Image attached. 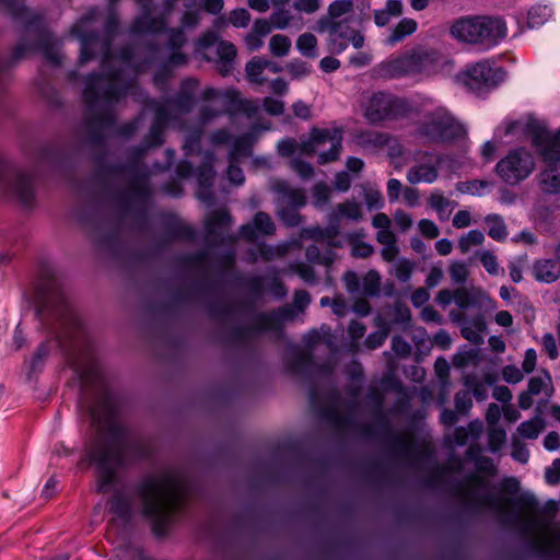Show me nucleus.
Instances as JSON below:
<instances>
[{
  "label": "nucleus",
  "mask_w": 560,
  "mask_h": 560,
  "mask_svg": "<svg viewBox=\"0 0 560 560\" xmlns=\"http://www.w3.org/2000/svg\"><path fill=\"white\" fill-rule=\"evenodd\" d=\"M528 390L534 396H540V400L548 399L553 393L551 376L541 371L528 382Z\"/></svg>",
  "instance_id": "473e14b6"
},
{
  "label": "nucleus",
  "mask_w": 560,
  "mask_h": 560,
  "mask_svg": "<svg viewBox=\"0 0 560 560\" xmlns=\"http://www.w3.org/2000/svg\"><path fill=\"white\" fill-rule=\"evenodd\" d=\"M326 143H329V150L318 154V163L327 164L336 161L340 154L342 135L338 129H312L310 138L301 143L300 151L303 154L312 155Z\"/></svg>",
  "instance_id": "f3484780"
},
{
  "label": "nucleus",
  "mask_w": 560,
  "mask_h": 560,
  "mask_svg": "<svg viewBox=\"0 0 560 560\" xmlns=\"http://www.w3.org/2000/svg\"><path fill=\"white\" fill-rule=\"evenodd\" d=\"M416 164L406 174L407 180L412 184H432L439 177L441 156H434L428 151H418L415 155Z\"/></svg>",
  "instance_id": "4be33fe9"
},
{
  "label": "nucleus",
  "mask_w": 560,
  "mask_h": 560,
  "mask_svg": "<svg viewBox=\"0 0 560 560\" xmlns=\"http://www.w3.org/2000/svg\"><path fill=\"white\" fill-rule=\"evenodd\" d=\"M450 318L453 323L460 326V332L465 339L474 345H481L483 342L482 334L487 326L481 313L467 317L465 312L451 311Z\"/></svg>",
  "instance_id": "5701e85b"
},
{
  "label": "nucleus",
  "mask_w": 560,
  "mask_h": 560,
  "mask_svg": "<svg viewBox=\"0 0 560 560\" xmlns=\"http://www.w3.org/2000/svg\"><path fill=\"white\" fill-rule=\"evenodd\" d=\"M254 142L255 136L253 133H244L237 137L233 142L229 159L241 160L242 158L250 156Z\"/></svg>",
  "instance_id": "a19ab883"
},
{
  "label": "nucleus",
  "mask_w": 560,
  "mask_h": 560,
  "mask_svg": "<svg viewBox=\"0 0 560 560\" xmlns=\"http://www.w3.org/2000/svg\"><path fill=\"white\" fill-rule=\"evenodd\" d=\"M98 10L91 9L71 28L73 35L81 44L80 65H84L96 56L102 57V73H93L85 79L83 98L86 104V127L91 139L101 141L115 129V106L127 94L137 89L136 77L151 67H156L154 82L162 86L174 69L188 62V56L182 51L186 43L184 28H192L199 18L196 12H185L182 18V27L173 28L168 33L167 44L164 46L149 44L143 60L138 59L130 48L121 50L119 56L110 52V42L118 27V19L110 14L107 19L103 35L96 32Z\"/></svg>",
  "instance_id": "f257e3e1"
},
{
  "label": "nucleus",
  "mask_w": 560,
  "mask_h": 560,
  "mask_svg": "<svg viewBox=\"0 0 560 560\" xmlns=\"http://www.w3.org/2000/svg\"><path fill=\"white\" fill-rule=\"evenodd\" d=\"M532 273L538 282L552 283L560 278V264L555 259L537 260Z\"/></svg>",
  "instance_id": "2f4dec72"
},
{
  "label": "nucleus",
  "mask_w": 560,
  "mask_h": 560,
  "mask_svg": "<svg viewBox=\"0 0 560 560\" xmlns=\"http://www.w3.org/2000/svg\"><path fill=\"white\" fill-rule=\"evenodd\" d=\"M504 78L505 71L489 60L469 65L455 77L457 83L476 94L494 89Z\"/></svg>",
  "instance_id": "f8f14e48"
},
{
  "label": "nucleus",
  "mask_w": 560,
  "mask_h": 560,
  "mask_svg": "<svg viewBox=\"0 0 560 560\" xmlns=\"http://www.w3.org/2000/svg\"><path fill=\"white\" fill-rule=\"evenodd\" d=\"M352 9V0H336L329 4L328 15L324 19H331V21H336L338 18L351 12Z\"/></svg>",
  "instance_id": "052dcab7"
},
{
  "label": "nucleus",
  "mask_w": 560,
  "mask_h": 560,
  "mask_svg": "<svg viewBox=\"0 0 560 560\" xmlns=\"http://www.w3.org/2000/svg\"><path fill=\"white\" fill-rule=\"evenodd\" d=\"M552 9L546 4H537L528 11L527 23L532 28L539 27L545 24L551 16Z\"/></svg>",
  "instance_id": "3c124183"
},
{
  "label": "nucleus",
  "mask_w": 560,
  "mask_h": 560,
  "mask_svg": "<svg viewBox=\"0 0 560 560\" xmlns=\"http://www.w3.org/2000/svg\"><path fill=\"white\" fill-rule=\"evenodd\" d=\"M429 206L438 213L441 221L448 220L452 210L457 207V202L446 198L442 192L434 190L429 197Z\"/></svg>",
  "instance_id": "72a5a7b5"
},
{
  "label": "nucleus",
  "mask_w": 560,
  "mask_h": 560,
  "mask_svg": "<svg viewBox=\"0 0 560 560\" xmlns=\"http://www.w3.org/2000/svg\"><path fill=\"white\" fill-rule=\"evenodd\" d=\"M530 128H532V124L528 121L524 122L522 120H514V121L505 122L502 126H499L494 132L497 136H500L501 132H503L504 136H510V135L527 133L530 131Z\"/></svg>",
  "instance_id": "13d9d810"
},
{
  "label": "nucleus",
  "mask_w": 560,
  "mask_h": 560,
  "mask_svg": "<svg viewBox=\"0 0 560 560\" xmlns=\"http://www.w3.org/2000/svg\"><path fill=\"white\" fill-rule=\"evenodd\" d=\"M197 86L198 82L195 79H186L174 98L149 102L148 108L154 113V122L144 139L143 145L133 150L131 161L124 170L128 177L124 198L128 205L139 207L148 205L151 195L149 172L140 164V160L149 148L159 147L163 143V132L166 125L177 122L183 115L192 110Z\"/></svg>",
  "instance_id": "20e7f679"
},
{
  "label": "nucleus",
  "mask_w": 560,
  "mask_h": 560,
  "mask_svg": "<svg viewBox=\"0 0 560 560\" xmlns=\"http://www.w3.org/2000/svg\"><path fill=\"white\" fill-rule=\"evenodd\" d=\"M401 0H387L385 7L376 10L374 13V22L377 26H385L393 18H397L402 13Z\"/></svg>",
  "instance_id": "58836bf2"
},
{
  "label": "nucleus",
  "mask_w": 560,
  "mask_h": 560,
  "mask_svg": "<svg viewBox=\"0 0 560 560\" xmlns=\"http://www.w3.org/2000/svg\"><path fill=\"white\" fill-rule=\"evenodd\" d=\"M469 271L467 265L462 261H455L450 267V276L454 283L463 284L468 278Z\"/></svg>",
  "instance_id": "338daca9"
},
{
  "label": "nucleus",
  "mask_w": 560,
  "mask_h": 560,
  "mask_svg": "<svg viewBox=\"0 0 560 560\" xmlns=\"http://www.w3.org/2000/svg\"><path fill=\"white\" fill-rule=\"evenodd\" d=\"M330 338V328L327 325L320 326L319 329H312L304 336V343L307 350H293L288 361L289 369L294 373L308 372L312 365L310 351L322 342L328 345Z\"/></svg>",
  "instance_id": "412c9836"
},
{
  "label": "nucleus",
  "mask_w": 560,
  "mask_h": 560,
  "mask_svg": "<svg viewBox=\"0 0 560 560\" xmlns=\"http://www.w3.org/2000/svg\"><path fill=\"white\" fill-rule=\"evenodd\" d=\"M359 233H349L346 235V240L351 245V255L355 258H368L374 252L371 244L359 240Z\"/></svg>",
  "instance_id": "de8ad7c7"
},
{
  "label": "nucleus",
  "mask_w": 560,
  "mask_h": 560,
  "mask_svg": "<svg viewBox=\"0 0 560 560\" xmlns=\"http://www.w3.org/2000/svg\"><path fill=\"white\" fill-rule=\"evenodd\" d=\"M480 25L481 45L493 47L506 36V24L501 18L480 16Z\"/></svg>",
  "instance_id": "a878e982"
},
{
  "label": "nucleus",
  "mask_w": 560,
  "mask_h": 560,
  "mask_svg": "<svg viewBox=\"0 0 560 560\" xmlns=\"http://www.w3.org/2000/svg\"><path fill=\"white\" fill-rule=\"evenodd\" d=\"M476 255L489 275L498 276L500 273H504V270L499 266L497 256L492 252L483 249L478 252Z\"/></svg>",
  "instance_id": "4d7b16f0"
},
{
  "label": "nucleus",
  "mask_w": 560,
  "mask_h": 560,
  "mask_svg": "<svg viewBox=\"0 0 560 560\" xmlns=\"http://www.w3.org/2000/svg\"><path fill=\"white\" fill-rule=\"evenodd\" d=\"M485 222L488 226V235L497 241L503 242L508 237V226L503 218L499 214H489L485 218Z\"/></svg>",
  "instance_id": "79ce46f5"
},
{
  "label": "nucleus",
  "mask_w": 560,
  "mask_h": 560,
  "mask_svg": "<svg viewBox=\"0 0 560 560\" xmlns=\"http://www.w3.org/2000/svg\"><path fill=\"white\" fill-rule=\"evenodd\" d=\"M27 34L35 37L36 44L27 43L25 40L21 42L13 51L11 63L19 61L26 55L37 50L40 51L44 58L52 66H58L60 63L61 56L58 40L50 32L44 27L34 26L33 22H31L27 25Z\"/></svg>",
  "instance_id": "4468645a"
},
{
  "label": "nucleus",
  "mask_w": 560,
  "mask_h": 560,
  "mask_svg": "<svg viewBox=\"0 0 560 560\" xmlns=\"http://www.w3.org/2000/svg\"><path fill=\"white\" fill-rule=\"evenodd\" d=\"M483 242V233L479 230H471L458 240V247L462 253H467L472 246L481 245Z\"/></svg>",
  "instance_id": "bf43d9fd"
},
{
  "label": "nucleus",
  "mask_w": 560,
  "mask_h": 560,
  "mask_svg": "<svg viewBox=\"0 0 560 560\" xmlns=\"http://www.w3.org/2000/svg\"><path fill=\"white\" fill-rule=\"evenodd\" d=\"M480 16L458 20L451 27L453 37L471 44H480Z\"/></svg>",
  "instance_id": "bb28decb"
},
{
  "label": "nucleus",
  "mask_w": 560,
  "mask_h": 560,
  "mask_svg": "<svg viewBox=\"0 0 560 560\" xmlns=\"http://www.w3.org/2000/svg\"><path fill=\"white\" fill-rule=\"evenodd\" d=\"M535 159L530 151L524 148L511 150L495 166L499 177L509 185H517L535 170Z\"/></svg>",
  "instance_id": "2eb2a0df"
},
{
  "label": "nucleus",
  "mask_w": 560,
  "mask_h": 560,
  "mask_svg": "<svg viewBox=\"0 0 560 560\" xmlns=\"http://www.w3.org/2000/svg\"><path fill=\"white\" fill-rule=\"evenodd\" d=\"M317 31L328 34V50L332 54L343 52L348 47V42L357 49L364 45V36L345 22L320 19L317 23Z\"/></svg>",
  "instance_id": "dca6fc26"
},
{
  "label": "nucleus",
  "mask_w": 560,
  "mask_h": 560,
  "mask_svg": "<svg viewBox=\"0 0 560 560\" xmlns=\"http://www.w3.org/2000/svg\"><path fill=\"white\" fill-rule=\"evenodd\" d=\"M340 234L339 224L328 223V226H308L301 231V238L312 240L318 243H325L328 247L320 250L317 245H310L306 247L305 257L308 262L317 264L329 269L335 261L339 258L332 248H340L343 242L336 240Z\"/></svg>",
  "instance_id": "9d476101"
},
{
  "label": "nucleus",
  "mask_w": 560,
  "mask_h": 560,
  "mask_svg": "<svg viewBox=\"0 0 560 560\" xmlns=\"http://www.w3.org/2000/svg\"><path fill=\"white\" fill-rule=\"evenodd\" d=\"M532 143L544 164L538 175L541 191L547 195H560V128L556 132L536 130Z\"/></svg>",
  "instance_id": "0eeeda50"
},
{
  "label": "nucleus",
  "mask_w": 560,
  "mask_h": 560,
  "mask_svg": "<svg viewBox=\"0 0 560 560\" xmlns=\"http://www.w3.org/2000/svg\"><path fill=\"white\" fill-rule=\"evenodd\" d=\"M383 148L387 150V156L390 160L392 165L397 170H401L407 160L405 158L404 147L398 139L389 136L388 141H386V144H384Z\"/></svg>",
  "instance_id": "37998d69"
},
{
  "label": "nucleus",
  "mask_w": 560,
  "mask_h": 560,
  "mask_svg": "<svg viewBox=\"0 0 560 560\" xmlns=\"http://www.w3.org/2000/svg\"><path fill=\"white\" fill-rule=\"evenodd\" d=\"M360 106L364 118L371 124L394 120L406 116L410 110L406 100L385 92L363 94Z\"/></svg>",
  "instance_id": "9b49d317"
},
{
  "label": "nucleus",
  "mask_w": 560,
  "mask_h": 560,
  "mask_svg": "<svg viewBox=\"0 0 560 560\" xmlns=\"http://www.w3.org/2000/svg\"><path fill=\"white\" fill-rule=\"evenodd\" d=\"M0 8L5 10L15 20L31 18L28 10L24 5V0H0Z\"/></svg>",
  "instance_id": "864d4df0"
},
{
  "label": "nucleus",
  "mask_w": 560,
  "mask_h": 560,
  "mask_svg": "<svg viewBox=\"0 0 560 560\" xmlns=\"http://www.w3.org/2000/svg\"><path fill=\"white\" fill-rule=\"evenodd\" d=\"M388 133L366 131L359 136V143L365 148L382 149L388 141Z\"/></svg>",
  "instance_id": "603ef678"
},
{
  "label": "nucleus",
  "mask_w": 560,
  "mask_h": 560,
  "mask_svg": "<svg viewBox=\"0 0 560 560\" xmlns=\"http://www.w3.org/2000/svg\"><path fill=\"white\" fill-rule=\"evenodd\" d=\"M272 26L266 19H257L252 31L244 37V45L250 52L259 50L264 45V38L270 34Z\"/></svg>",
  "instance_id": "c756f323"
},
{
  "label": "nucleus",
  "mask_w": 560,
  "mask_h": 560,
  "mask_svg": "<svg viewBox=\"0 0 560 560\" xmlns=\"http://www.w3.org/2000/svg\"><path fill=\"white\" fill-rule=\"evenodd\" d=\"M417 22L413 19H402L390 32L385 39L389 46H394L401 42L406 36L411 35L417 30Z\"/></svg>",
  "instance_id": "ea45409f"
},
{
  "label": "nucleus",
  "mask_w": 560,
  "mask_h": 560,
  "mask_svg": "<svg viewBox=\"0 0 560 560\" xmlns=\"http://www.w3.org/2000/svg\"><path fill=\"white\" fill-rule=\"evenodd\" d=\"M363 218L362 207L355 200H347L338 203L328 215V223L339 224L341 219H348L354 222Z\"/></svg>",
  "instance_id": "7c9ffc66"
},
{
  "label": "nucleus",
  "mask_w": 560,
  "mask_h": 560,
  "mask_svg": "<svg viewBox=\"0 0 560 560\" xmlns=\"http://www.w3.org/2000/svg\"><path fill=\"white\" fill-rule=\"evenodd\" d=\"M110 510L122 522H127L133 513L132 500L124 494L117 493L113 499Z\"/></svg>",
  "instance_id": "c03bdc74"
},
{
  "label": "nucleus",
  "mask_w": 560,
  "mask_h": 560,
  "mask_svg": "<svg viewBox=\"0 0 560 560\" xmlns=\"http://www.w3.org/2000/svg\"><path fill=\"white\" fill-rule=\"evenodd\" d=\"M506 440V432L503 428L493 427L489 428L488 431V444L489 450L492 453H497L501 450Z\"/></svg>",
  "instance_id": "e2e57ef3"
},
{
  "label": "nucleus",
  "mask_w": 560,
  "mask_h": 560,
  "mask_svg": "<svg viewBox=\"0 0 560 560\" xmlns=\"http://www.w3.org/2000/svg\"><path fill=\"white\" fill-rule=\"evenodd\" d=\"M142 7L141 16L137 18L131 26V33H160L167 24V16L173 11V4L170 0H164L161 8L153 4L150 0H136Z\"/></svg>",
  "instance_id": "6ab92c4d"
},
{
  "label": "nucleus",
  "mask_w": 560,
  "mask_h": 560,
  "mask_svg": "<svg viewBox=\"0 0 560 560\" xmlns=\"http://www.w3.org/2000/svg\"><path fill=\"white\" fill-rule=\"evenodd\" d=\"M202 96L207 101L220 100L232 117L240 115L248 119H255L260 110L258 101L242 98L235 90L220 92L210 88L203 91Z\"/></svg>",
  "instance_id": "aec40b11"
},
{
  "label": "nucleus",
  "mask_w": 560,
  "mask_h": 560,
  "mask_svg": "<svg viewBox=\"0 0 560 560\" xmlns=\"http://www.w3.org/2000/svg\"><path fill=\"white\" fill-rule=\"evenodd\" d=\"M458 493L469 508L490 511L502 524L517 527L539 556L560 560V523L535 513L538 502L533 494L524 493L516 500L497 495L477 472L469 474L460 482Z\"/></svg>",
  "instance_id": "7ed1b4c3"
},
{
  "label": "nucleus",
  "mask_w": 560,
  "mask_h": 560,
  "mask_svg": "<svg viewBox=\"0 0 560 560\" xmlns=\"http://www.w3.org/2000/svg\"><path fill=\"white\" fill-rule=\"evenodd\" d=\"M276 232V225L270 215L266 212H257L252 224H244L240 228V235L247 240L254 241L257 234L272 235Z\"/></svg>",
  "instance_id": "cd10ccee"
},
{
  "label": "nucleus",
  "mask_w": 560,
  "mask_h": 560,
  "mask_svg": "<svg viewBox=\"0 0 560 560\" xmlns=\"http://www.w3.org/2000/svg\"><path fill=\"white\" fill-rule=\"evenodd\" d=\"M133 495L154 533L163 535L184 506L187 486L179 474L167 470L145 476L135 487Z\"/></svg>",
  "instance_id": "39448f33"
},
{
  "label": "nucleus",
  "mask_w": 560,
  "mask_h": 560,
  "mask_svg": "<svg viewBox=\"0 0 560 560\" xmlns=\"http://www.w3.org/2000/svg\"><path fill=\"white\" fill-rule=\"evenodd\" d=\"M292 246L300 247L301 246L300 241L293 240L290 242L279 243L277 245L264 244L258 247V256L261 259L267 260V261L273 260L277 258H281V257H284L289 253V250Z\"/></svg>",
  "instance_id": "f704fd0d"
},
{
  "label": "nucleus",
  "mask_w": 560,
  "mask_h": 560,
  "mask_svg": "<svg viewBox=\"0 0 560 560\" xmlns=\"http://www.w3.org/2000/svg\"><path fill=\"white\" fill-rule=\"evenodd\" d=\"M512 457L522 464H526L529 459V451L526 445L515 435L512 436Z\"/></svg>",
  "instance_id": "774afa93"
},
{
  "label": "nucleus",
  "mask_w": 560,
  "mask_h": 560,
  "mask_svg": "<svg viewBox=\"0 0 560 560\" xmlns=\"http://www.w3.org/2000/svg\"><path fill=\"white\" fill-rule=\"evenodd\" d=\"M270 61L262 58H253L250 61L246 63L245 72L247 79L255 84H262L265 79L262 78V73L267 67H269Z\"/></svg>",
  "instance_id": "a18cd8bd"
},
{
  "label": "nucleus",
  "mask_w": 560,
  "mask_h": 560,
  "mask_svg": "<svg viewBox=\"0 0 560 560\" xmlns=\"http://www.w3.org/2000/svg\"><path fill=\"white\" fill-rule=\"evenodd\" d=\"M296 49L307 58H316L317 51V39L312 33H304L296 39Z\"/></svg>",
  "instance_id": "09e8293b"
},
{
  "label": "nucleus",
  "mask_w": 560,
  "mask_h": 560,
  "mask_svg": "<svg viewBox=\"0 0 560 560\" xmlns=\"http://www.w3.org/2000/svg\"><path fill=\"white\" fill-rule=\"evenodd\" d=\"M440 63L441 57L436 51L419 48L382 61L375 67L374 71L377 77L385 79L418 74L429 75L438 70Z\"/></svg>",
  "instance_id": "423d86ee"
},
{
  "label": "nucleus",
  "mask_w": 560,
  "mask_h": 560,
  "mask_svg": "<svg viewBox=\"0 0 560 560\" xmlns=\"http://www.w3.org/2000/svg\"><path fill=\"white\" fill-rule=\"evenodd\" d=\"M215 158L211 152H207L203 156L202 165L197 170L192 168V165L187 161H182L176 173L180 178H188L194 176L198 183V189L196 191L197 198L206 203L207 206L213 205V194L211 190L213 179V162Z\"/></svg>",
  "instance_id": "a211bd4d"
},
{
  "label": "nucleus",
  "mask_w": 560,
  "mask_h": 560,
  "mask_svg": "<svg viewBox=\"0 0 560 560\" xmlns=\"http://www.w3.org/2000/svg\"><path fill=\"white\" fill-rule=\"evenodd\" d=\"M271 190L277 195V214L288 226H298L302 222L299 210L306 205L304 191L291 187L285 180L275 179L270 184Z\"/></svg>",
  "instance_id": "ddd939ff"
},
{
  "label": "nucleus",
  "mask_w": 560,
  "mask_h": 560,
  "mask_svg": "<svg viewBox=\"0 0 560 560\" xmlns=\"http://www.w3.org/2000/svg\"><path fill=\"white\" fill-rule=\"evenodd\" d=\"M289 270L296 273L302 280H304L308 284H314L316 282L315 270L304 262L290 264Z\"/></svg>",
  "instance_id": "0e129e2a"
},
{
  "label": "nucleus",
  "mask_w": 560,
  "mask_h": 560,
  "mask_svg": "<svg viewBox=\"0 0 560 560\" xmlns=\"http://www.w3.org/2000/svg\"><path fill=\"white\" fill-rule=\"evenodd\" d=\"M237 49L234 44L228 40L217 43L215 68L222 77L230 75L235 66Z\"/></svg>",
  "instance_id": "c85d7f7f"
},
{
  "label": "nucleus",
  "mask_w": 560,
  "mask_h": 560,
  "mask_svg": "<svg viewBox=\"0 0 560 560\" xmlns=\"http://www.w3.org/2000/svg\"><path fill=\"white\" fill-rule=\"evenodd\" d=\"M331 190L325 184H317L313 188L314 206L318 209L326 206L330 199Z\"/></svg>",
  "instance_id": "69168bd1"
},
{
  "label": "nucleus",
  "mask_w": 560,
  "mask_h": 560,
  "mask_svg": "<svg viewBox=\"0 0 560 560\" xmlns=\"http://www.w3.org/2000/svg\"><path fill=\"white\" fill-rule=\"evenodd\" d=\"M291 40L287 35L276 34L269 40V50L276 57H284L289 54Z\"/></svg>",
  "instance_id": "6e6d98bb"
},
{
  "label": "nucleus",
  "mask_w": 560,
  "mask_h": 560,
  "mask_svg": "<svg viewBox=\"0 0 560 560\" xmlns=\"http://www.w3.org/2000/svg\"><path fill=\"white\" fill-rule=\"evenodd\" d=\"M466 458L474 463L475 468L479 472L493 475L495 467L493 460L482 455V450L478 446L470 445L466 452Z\"/></svg>",
  "instance_id": "4c0bfd02"
},
{
  "label": "nucleus",
  "mask_w": 560,
  "mask_h": 560,
  "mask_svg": "<svg viewBox=\"0 0 560 560\" xmlns=\"http://www.w3.org/2000/svg\"><path fill=\"white\" fill-rule=\"evenodd\" d=\"M37 178L33 172L12 164L0 153V190L3 195L32 208L36 199Z\"/></svg>",
  "instance_id": "6e6552de"
},
{
  "label": "nucleus",
  "mask_w": 560,
  "mask_h": 560,
  "mask_svg": "<svg viewBox=\"0 0 560 560\" xmlns=\"http://www.w3.org/2000/svg\"><path fill=\"white\" fill-rule=\"evenodd\" d=\"M294 316L292 306H282L269 313H259L253 318L252 329L255 332L273 331L278 334L281 324L293 319Z\"/></svg>",
  "instance_id": "393cba45"
},
{
  "label": "nucleus",
  "mask_w": 560,
  "mask_h": 560,
  "mask_svg": "<svg viewBox=\"0 0 560 560\" xmlns=\"http://www.w3.org/2000/svg\"><path fill=\"white\" fill-rule=\"evenodd\" d=\"M50 353L51 343L49 341L42 342L37 347L32 358L25 362L28 377H31L33 374L42 372Z\"/></svg>",
  "instance_id": "c9c22d12"
},
{
  "label": "nucleus",
  "mask_w": 560,
  "mask_h": 560,
  "mask_svg": "<svg viewBox=\"0 0 560 560\" xmlns=\"http://www.w3.org/2000/svg\"><path fill=\"white\" fill-rule=\"evenodd\" d=\"M465 133L464 127L444 107L427 113L417 126V135L431 143H450Z\"/></svg>",
  "instance_id": "1a4fd4ad"
},
{
  "label": "nucleus",
  "mask_w": 560,
  "mask_h": 560,
  "mask_svg": "<svg viewBox=\"0 0 560 560\" xmlns=\"http://www.w3.org/2000/svg\"><path fill=\"white\" fill-rule=\"evenodd\" d=\"M37 316L47 329L57 335L82 386L88 390L95 385L100 392L97 401L89 406L97 434L85 452L89 462L95 464L100 472L97 490L108 492L114 486L116 469L124 462V452L132 444L129 432L117 419L115 397L107 388L88 334L65 293L54 289L45 298Z\"/></svg>",
  "instance_id": "f03ea898"
},
{
  "label": "nucleus",
  "mask_w": 560,
  "mask_h": 560,
  "mask_svg": "<svg viewBox=\"0 0 560 560\" xmlns=\"http://www.w3.org/2000/svg\"><path fill=\"white\" fill-rule=\"evenodd\" d=\"M455 304L458 306V311H466L468 308L475 307L478 305V295L465 288H459L455 290Z\"/></svg>",
  "instance_id": "5fc2aeb1"
},
{
  "label": "nucleus",
  "mask_w": 560,
  "mask_h": 560,
  "mask_svg": "<svg viewBox=\"0 0 560 560\" xmlns=\"http://www.w3.org/2000/svg\"><path fill=\"white\" fill-rule=\"evenodd\" d=\"M232 218L225 209L212 211L206 218V234L209 243H225L232 241L229 231L232 226Z\"/></svg>",
  "instance_id": "b1692460"
},
{
  "label": "nucleus",
  "mask_w": 560,
  "mask_h": 560,
  "mask_svg": "<svg viewBox=\"0 0 560 560\" xmlns=\"http://www.w3.org/2000/svg\"><path fill=\"white\" fill-rule=\"evenodd\" d=\"M395 446L399 455L409 462L416 460L420 454L428 456L427 451L420 450L412 438L408 435L397 438Z\"/></svg>",
  "instance_id": "e433bc0d"
},
{
  "label": "nucleus",
  "mask_w": 560,
  "mask_h": 560,
  "mask_svg": "<svg viewBox=\"0 0 560 560\" xmlns=\"http://www.w3.org/2000/svg\"><path fill=\"white\" fill-rule=\"evenodd\" d=\"M360 292L364 296H377L381 292V277L377 271H368L361 280Z\"/></svg>",
  "instance_id": "49530a36"
},
{
  "label": "nucleus",
  "mask_w": 560,
  "mask_h": 560,
  "mask_svg": "<svg viewBox=\"0 0 560 560\" xmlns=\"http://www.w3.org/2000/svg\"><path fill=\"white\" fill-rule=\"evenodd\" d=\"M544 427L542 419L540 417H535L522 422L517 428V433L524 439L535 440L544 430Z\"/></svg>",
  "instance_id": "8fccbe9b"
},
{
  "label": "nucleus",
  "mask_w": 560,
  "mask_h": 560,
  "mask_svg": "<svg viewBox=\"0 0 560 560\" xmlns=\"http://www.w3.org/2000/svg\"><path fill=\"white\" fill-rule=\"evenodd\" d=\"M412 271H413V264L406 258H400L394 264L392 273L400 282H407L410 280Z\"/></svg>",
  "instance_id": "680f3d73"
}]
</instances>
